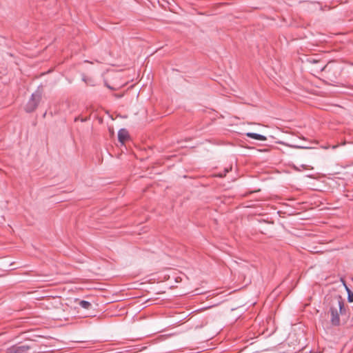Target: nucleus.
Instances as JSON below:
<instances>
[{
	"label": "nucleus",
	"instance_id": "10",
	"mask_svg": "<svg viewBox=\"0 0 353 353\" xmlns=\"http://www.w3.org/2000/svg\"><path fill=\"white\" fill-rule=\"evenodd\" d=\"M295 148H302V147H300V146H295Z\"/></svg>",
	"mask_w": 353,
	"mask_h": 353
},
{
	"label": "nucleus",
	"instance_id": "2",
	"mask_svg": "<svg viewBox=\"0 0 353 353\" xmlns=\"http://www.w3.org/2000/svg\"><path fill=\"white\" fill-rule=\"evenodd\" d=\"M321 71L325 72V77L330 81L328 83L330 85H333L332 83H336L341 74L340 68L330 63L322 68Z\"/></svg>",
	"mask_w": 353,
	"mask_h": 353
},
{
	"label": "nucleus",
	"instance_id": "1",
	"mask_svg": "<svg viewBox=\"0 0 353 353\" xmlns=\"http://www.w3.org/2000/svg\"><path fill=\"white\" fill-rule=\"evenodd\" d=\"M344 300L341 296L331 297L330 301V323L333 326H339L341 323L340 314L345 313Z\"/></svg>",
	"mask_w": 353,
	"mask_h": 353
},
{
	"label": "nucleus",
	"instance_id": "9",
	"mask_svg": "<svg viewBox=\"0 0 353 353\" xmlns=\"http://www.w3.org/2000/svg\"><path fill=\"white\" fill-rule=\"evenodd\" d=\"M228 172V170L226 169L225 171V174H219V176H221V177H223V176L225 175V172Z\"/></svg>",
	"mask_w": 353,
	"mask_h": 353
},
{
	"label": "nucleus",
	"instance_id": "6",
	"mask_svg": "<svg viewBox=\"0 0 353 353\" xmlns=\"http://www.w3.org/2000/svg\"><path fill=\"white\" fill-rule=\"evenodd\" d=\"M246 136L249 138L259 140V141H266L267 140V138L265 136H263L262 134H256V133L248 132V133H246Z\"/></svg>",
	"mask_w": 353,
	"mask_h": 353
},
{
	"label": "nucleus",
	"instance_id": "3",
	"mask_svg": "<svg viewBox=\"0 0 353 353\" xmlns=\"http://www.w3.org/2000/svg\"><path fill=\"white\" fill-rule=\"evenodd\" d=\"M42 98V94L39 91L34 92L30 100L26 105L25 110L27 112H32L36 110Z\"/></svg>",
	"mask_w": 353,
	"mask_h": 353
},
{
	"label": "nucleus",
	"instance_id": "8",
	"mask_svg": "<svg viewBox=\"0 0 353 353\" xmlns=\"http://www.w3.org/2000/svg\"><path fill=\"white\" fill-rule=\"evenodd\" d=\"M347 291V300L349 302L353 301V292L349 290L347 287H346Z\"/></svg>",
	"mask_w": 353,
	"mask_h": 353
},
{
	"label": "nucleus",
	"instance_id": "11",
	"mask_svg": "<svg viewBox=\"0 0 353 353\" xmlns=\"http://www.w3.org/2000/svg\"><path fill=\"white\" fill-rule=\"evenodd\" d=\"M352 65H353V63H352Z\"/></svg>",
	"mask_w": 353,
	"mask_h": 353
},
{
	"label": "nucleus",
	"instance_id": "4",
	"mask_svg": "<svg viewBox=\"0 0 353 353\" xmlns=\"http://www.w3.org/2000/svg\"><path fill=\"white\" fill-rule=\"evenodd\" d=\"M30 348V346L27 345L20 346L13 345L8 348L6 353H27Z\"/></svg>",
	"mask_w": 353,
	"mask_h": 353
},
{
	"label": "nucleus",
	"instance_id": "7",
	"mask_svg": "<svg viewBox=\"0 0 353 353\" xmlns=\"http://www.w3.org/2000/svg\"><path fill=\"white\" fill-rule=\"evenodd\" d=\"M79 305L81 307L86 309V310H88L92 307V304L87 301H81L79 302Z\"/></svg>",
	"mask_w": 353,
	"mask_h": 353
},
{
	"label": "nucleus",
	"instance_id": "5",
	"mask_svg": "<svg viewBox=\"0 0 353 353\" xmlns=\"http://www.w3.org/2000/svg\"><path fill=\"white\" fill-rule=\"evenodd\" d=\"M129 134L125 129H121L118 132L119 141L123 144L124 142L128 139Z\"/></svg>",
	"mask_w": 353,
	"mask_h": 353
}]
</instances>
